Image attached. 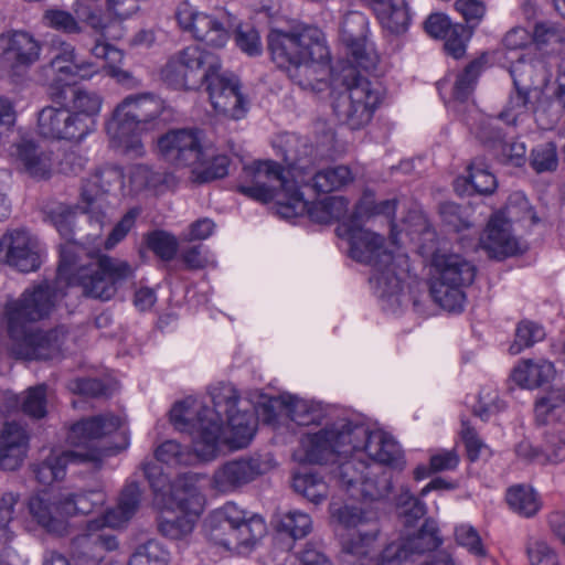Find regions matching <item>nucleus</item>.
<instances>
[{
	"label": "nucleus",
	"instance_id": "nucleus-30",
	"mask_svg": "<svg viewBox=\"0 0 565 565\" xmlns=\"http://www.w3.org/2000/svg\"><path fill=\"white\" fill-rule=\"evenodd\" d=\"M353 179V173L348 166L340 164L321 170L315 169L300 185V190L305 192V196L307 194L330 193L341 190L350 184Z\"/></svg>",
	"mask_w": 565,
	"mask_h": 565
},
{
	"label": "nucleus",
	"instance_id": "nucleus-45",
	"mask_svg": "<svg viewBox=\"0 0 565 565\" xmlns=\"http://www.w3.org/2000/svg\"><path fill=\"white\" fill-rule=\"evenodd\" d=\"M230 158L225 154L209 156L204 151V157L193 166V180L198 183H206L222 179L228 174Z\"/></svg>",
	"mask_w": 565,
	"mask_h": 565
},
{
	"label": "nucleus",
	"instance_id": "nucleus-44",
	"mask_svg": "<svg viewBox=\"0 0 565 565\" xmlns=\"http://www.w3.org/2000/svg\"><path fill=\"white\" fill-rule=\"evenodd\" d=\"M463 285H455L443 280L433 279L430 285V295L436 303L447 311H461L465 292Z\"/></svg>",
	"mask_w": 565,
	"mask_h": 565
},
{
	"label": "nucleus",
	"instance_id": "nucleus-8",
	"mask_svg": "<svg viewBox=\"0 0 565 565\" xmlns=\"http://www.w3.org/2000/svg\"><path fill=\"white\" fill-rule=\"evenodd\" d=\"M244 174L250 178L252 185L239 184L237 191L263 203L276 200L284 217H290L307 209L305 192L292 178L287 179L279 163L273 160L256 161L244 168Z\"/></svg>",
	"mask_w": 565,
	"mask_h": 565
},
{
	"label": "nucleus",
	"instance_id": "nucleus-57",
	"mask_svg": "<svg viewBox=\"0 0 565 565\" xmlns=\"http://www.w3.org/2000/svg\"><path fill=\"white\" fill-rule=\"evenodd\" d=\"M497 214H503L510 224L512 222H522L526 218L531 221V224H536L539 222L529 200L521 192L511 194L504 210Z\"/></svg>",
	"mask_w": 565,
	"mask_h": 565
},
{
	"label": "nucleus",
	"instance_id": "nucleus-7",
	"mask_svg": "<svg viewBox=\"0 0 565 565\" xmlns=\"http://www.w3.org/2000/svg\"><path fill=\"white\" fill-rule=\"evenodd\" d=\"M337 234L348 242L350 258L375 270L372 279L382 290V296L393 297L402 291L403 284L393 269V253L387 248L384 236L352 222H342Z\"/></svg>",
	"mask_w": 565,
	"mask_h": 565
},
{
	"label": "nucleus",
	"instance_id": "nucleus-31",
	"mask_svg": "<svg viewBox=\"0 0 565 565\" xmlns=\"http://www.w3.org/2000/svg\"><path fill=\"white\" fill-rule=\"evenodd\" d=\"M276 406L284 407L288 417L298 426L320 425L323 419V412L320 406L296 396H281L273 398L268 405H264V408L269 413L268 422L274 419V408Z\"/></svg>",
	"mask_w": 565,
	"mask_h": 565
},
{
	"label": "nucleus",
	"instance_id": "nucleus-10",
	"mask_svg": "<svg viewBox=\"0 0 565 565\" xmlns=\"http://www.w3.org/2000/svg\"><path fill=\"white\" fill-rule=\"evenodd\" d=\"M343 89L333 102L337 118L352 130L365 127L373 118L374 111L382 103L383 94L377 84L350 67L342 76Z\"/></svg>",
	"mask_w": 565,
	"mask_h": 565
},
{
	"label": "nucleus",
	"instance_id": "nucleus-39",
	"mask_svg": "<svg viewBox=\"0 0 565 565\" xmlns=\"http://www.w3.org/2000/svg\"><path fill=\"white\" fill-rule=\"evenodd\" d=\"M554 374V364L547 360H524L513 369L511 379L520 387L532 390L548 383Z\"/></svg>",
	"mask_w": 565,
	"mask_h": 565
},
{
	"label": "nucleus",
	"instance_id": "nucleus-62",
	"mask_svg": "<svg viewBox=\"0 0 565 565\" xmlns=\"http://www.w3.org/2000/svg\"><path fill=\"white\" fill-rule=\"evenodd\" d=\"M531 41L537 49L542 50L553 44H559L565 41L564 30L552 22H539L535 24Z\"/></svg>",
	"mask_w": 565,
	"mask_h": 565
},
{
	"label": "nucleus",
	"instance_id": "nucleus-26",
	"mask_svg": "<svg viewBox=\"0 0 565 565\" xmlns=\"http://www.w3.org/2000/svg\"><path fill=\"white\" fill-rule=\"evenodd\" d=\"M90 62H78L73 45L63 43L60 52L51 60L49 68L54 77L49 90L54 85L72 84L76 78H89L95 71Z\"/></svg>",
	"mask_w": 565,
	"mask_h": 565
},
{
	"label": "nucleus",
	"instance_id": "nucleus-37",
	"mask_svg": "<svg viewBox=\"0 0 565 565\" xmlns=\"http://www.w3.org/2000/svg\"><path fill=\"white\" fill-rule=\"evenodd\" d=\"M331 515L344 529L356 532L365 531V529H380L377 511L362 503L344 504L338 508L333 505Z\"/></svg>",
	"mask_w": 565,
	"mask_h": 565
},
{
	"label": "nucleus",
	"instance_id": "nucleus-59",
	"mask_svg": "<svg viewBox=\"0 0 565 565\" xmlns=\"http://www.w3.org/2000/svg\"><path fill=\"white\" fill-rule=\"evenodd\" d=\"M545 338L543 328L531 321H522L515 331V340L510 345L511 354H519L523 349L534 345Z\"/></svg>",
	"mask_w": 565,
	"mask_h": 565
},
{
	"label": "nucleus",
	"instance_id": "nucleus-35",
	"mask_svg": "<svg viewBox=\"0 0 565 565\" xmlns=\"http://www.w3.org/2000/svg\"><path fill=\"white\" fill-rule=\"evenodd\" d=\"M326 58L303 56V58L289 66L286 72L289 78L302 89L321 90V84L328 75Z\"/></svg>",
	"mask_w": 565,
	"mask_h": 565
},
{
	"label": "nucleus",
	"instance_id": "nucleus-17",
	"mask_svg": "<svg viewBox=\"0 0 565 565\" xmlns=\"http://www.w3.org/2000/svg\"><path fill=\"white\" fill-rule=\"evenodd\" d=\"M39 134L54 140L78 142L90 131L82 120L66 106L44 107L38 116Z\"/></svg>",
	"mask_w": 565,
	"mask_h": 565
},
{
	"label": "nucleus",
	"instance_id": "nucleus-40",
	"mask_svg": "<svg viewBox=\"0 0 565 565\" xmlns=\"http://www.w3.org/2000/svg\"><path fill=\"white\" fill-rule=\"evenodd\" d=\"M194 450L192 451L188 446H182L175 440H166L160 444L156 450V459L169 467L192 466L199 458L203 460H211L212 458H204L196 450L194 439L192 438Z\"/></svg>",
	"mask_w": 565,
	"mask_h": 565
},
{
	"label": "nucleus",
	"instance_id": "nucleus-12",
	"mask_svg": "<svg viewBox=\"0 0 565 565\" xmlns=\"http://www.w3.org/2000/svg\"><path fill=\"white\" fill-rule=\"evenodd\" d=\"M124 185V173L117 167H104L82 181L77 209L102 230L111 220L113 203Z\"/></svg>",
	"mask_w": 565,
	"mask_h": 565
},
{
	"label": "nucleus",
	"instance_id": "nucleus-36",
	"mask_svg": "<svg viewBox=\"0 0 565 565\" xmlns=\"http://www.w3.org/2000/svg\"><path fill=\"white\" fill-rule=\"evenodd\" d=\"M509 73L513 81V87L533 90L537 82L545 81L546 66L541 56L527 53L511 63Z\"/></svg>",
	"mask_w": 565,
	"mask_h": 565
},
{
	"label": "nucleus",
	"instance_id": "nucleus-14",
	"mask_svg": "<svg viewBox=\"0 0 565 565\" xmlns=\"http://www.w3.org/2000/svg\"><path fill=\"white\" fill-rule=\"evenodd\" d=\"M217 56L198 45L186 46L169 57L160 71L161 79L175 89H195L204 81V71Z\"/></svg>",
	"mask_w": 565,
	"mask_h": 565
},
{
	"label": "nucleus",
	"instance_id": "nucleus-24",
	"mask_svg": "<svg viewBox=\"0 0 565 565\" xmlns=\"http://www.w3.org/2000/svg\"><path fill=\"white\" fill-rule=\"evenodd\" d=\"M511 224L503 214H494L480 237L481 247L490 257L502 259L524 250L520 241L511 234Z\"/></svg>",
	"mask_w": 565,
	"mask_h": 565
},
{
	"label": "nucleus",
	"instance_id": "nucleus-43",
	"mask_svg": "<svg viewBox=\"0 0 565 565\" xmlns=\"http://www.w3.org/2000/svg\"><path fill=\"white\" fill-rule=\"evenodd\" d=\"M105 502V493L99 490H90L68 494L61 498V509L66 516L73 514H88Z\"/></svg>",
	"mask_w": 565,
	"mask_h": 565
},
{
	"label": "nucleus",
	"instance_id": "nucleus-22",
	"mask_svg": "<svg viewBox=\"0 0 565 565\" xmlns=\"http://www.w3.org/2000/svg\"><path fill=\"white\" fill-rule=\"evenodd\" d=\"M50 98L57 106L71 108L74 115L92 131L95 128V117L99 114L103 99L95 93L72 84L54 85L50 89Z\"/></svg>",
	"mask_w": 565,
	"mask_h": 565
},
{
	"label": "nucleus",
	"instance_id": "nucleus-42",
	"mask_svg": "<svg viewBox=\"0 0 565 565\" xmlns=\"http://www.w3.org/2000/svg\"><path fill=\"white\" fill-rule=\"evenodd\" d=\"M392 491V475L390 471L373 472L370 469L355 489L364 500L377 501L386 498Z\"/></svg>",
	"mask_w": 565,
	"mask_h": 565
},
{
	"label": "nucleus",
	"instance_id": "nucleus-46",
	"mask_svg": "<svg viewBox=\"0 0 565 565\" xmlns=\"http://www.w3.org/2000/svg\"><path fill=\"white\" fill-rule=\"evenodd\" d=\"M367 463L360 457H351L344 461L339 462L333 470L334 477L339 483L351 492V495L356 497L355 489L360 484L364 475L369 470Z\"/></svg>",
	"mask_w": 565,
	"mask_h": 565
},
{
	"label": "nucleus",
	"instance_id": "nucleus-6",
	"mask_svg": "<svg viewBox=\"0 0 565 565\" xmlns=\"http://www.w3.org/2000/svg\"><path fill=\"white\" fill-rule=\"evenodd\" d=\"M141 494L139 483L130 481L122 489L115 509L87 521L85 533L78 537L83 548L76 556L79 565H97L104 559L106 552L117 550V537L106 532L105 527L115 529L128 522L139 509Z\"/></svg>",
	"mask_w": 565,
	"mask_h": 565
},
{
	"label": "nucleus",
	"instance_id": "nucleus-15",
	"mask_svg": "<svg viewBox=\"0 0 565 565\" xmlns=\"http://www.w3.org/2000/svg\"><path fill=\"white\" fill-rule=\"evenodd\" d=\"M175 17L184 31L191 32L198 41L215 49H221L226 44L231 30L236 26L235 19L225 11L218 14H207L198 12L189 3L180 4Z\"/></svg>",
	"mask_w": 565,
	"mask_h": 565
},
{
	"label": "nucleus",
	"instance_id": "nucleus-5",
	"mask_svg": "<svg viewBox=\"0 0 565 565\" xmlns=\"http://www.w3.org/2000/svg\"><path fill=\"white\" fill-rule=\"evenodd\" d=\"M163 110L162 102L151 94L129 95L115 108L107 132L126 153L142 156L140 136L164 127Z\"/></svg>",
	"mask_w": 565,
	"mask_h": 565
},
{
	"label": "nucleus",
	"instance_id": "nucleus-13",
	"mask_svg": "<svg viewBox=\"0 0 565 565\" xmlns=\"http://www.w3.org/2000/svg\"><path fill=\"white\" fill-rule=\"evenodd\" d=\"M271 60L287 70L303 56L327 57L323 33L316 26L298 25L290 31L271 30L267 36Z\"/></svg>",
	"mask_w": 565,
	"mask_h": 565
},
{
	"label": "nucleus",
	"instance_id": "nucleus-4",
	"mask_svg": "<svg viewBox=\"0 0 565 565\" xmlns=\"http://www.w3.org/2000/svg\"><path fill=\"white\" fill-rule=\"evenodd\" d=\"M121 426V419L113 414H105L78 420L70 428L67 441L75 450L52 451L45 459L32 465V472L39 483L51 486L64 479L68 463L92 462L99 467L108 449L96 446L103 437L110 435Z\"/></svg>",
	"mask_w": 565,
	"mask_h": 565
},
{
	"label": "nucleus",
	"instance_id": "nucleus-61",
	"mask_svg": "<svg viewBox=\"0 0 565 565\" xmlns=\"http://www.w3.org/2000/svg\"><path fill=\"white\" fill-rule=\"evenodd\" d=\"M539 416L553 415L565 420V387L553 388L535 404Z\"/></svg>",
	"mask_w": 565,
	"mask_h": 565
},
{
	"label": "nucleus",
	"instance_id": "nucleus-33",
	"mask_svg": "<svg viewBox=\"0 0 565 565\" xmlns=\"http://www.w3.org/2000/svg\"><path fill=\"white\" fill-rule=\"evenodd\" d=\"M198 481L196 473H182L171 483L168 492L171 501L182 513L193 516H199L203 510V497L199 491Z\"/></svg>",
	"mask_w": 565,
	"mask_h": 565
},
{
	"label": "nucleus",
	"instance_id": "nucleus-23",
	"mask_svg": "<svg viewBox=\"0 0 565 565\" xmlns=\"http://www.w3.org/2000/svg\"><path fill=\"white\" fill-rule=\"evenodd\" d=\"M0 250L4 252L6 263L21 273L35 271L41 265L38 241L25 231L4 234L0 239Z\"/></svg>",
	"mask_w": 565,
	"mask_h": 565
},
{
	"label": "nucleus",
	"instance_id": "nucleus-47",
	"mask_svg": "<svg viewBox=\"0 0 565 565\" xmlns=\"http://www.w3.org/2000/svg\"><path fill=\"white\" fill-rule=\"evenodd\" d=\"M404 539L413 556L431 552L441 544L438 527L433 520H426L417 533Z\"/></svg>",
	"mask_w": 565,
	"mask_h": 565
},
{
	"label": "nucleus",
	"instance_id": "nucleus-48",
	"mask_svg": "<svg viewBox=\"0 0 565 565\" xmlns=\"http://www.w3.org/2000/svg\"><path fill=\"white\" fill-rule=\"evenodd\" d=\"M308 203L307 209L310 216L312 218H317L320 223H329L332 220H342L349 212V200L344 196H330L319 203V205L309 206V201L306 198Z\"/></svg>",
	"mask_w": 565,
	"mask_h": 565
},
{
	"label": "nucleus",
	"instance_id": "nucleus-58",
	"mask_svg": "<svg viewBox=\"0 0 565 565\" xmlns=\"http://www.w3.org/2000/svg\"><path fill=\"white\" fill-rule=\"evenodd\" d=\"M44 24L67 35L79 34L83 26L71 12L62 9H49L43 14Z\"/></svg>",
	"mask_w": 565,
	"mask_h": 565
},
{
	"label": "nucleus",
	"instance_id": "nucleus-21",
	"mask_svg": "<svg viewBox=\"0 0 565 565\" xmlns=\"http://www.w3.org/2000/svg\"><path fill=\"white\" fill-rule=\"evenodd\" d=\"M267 463L259 457L234 459L217 468L212 477V486L217 492L237 491L264 475Z\"/></svg>",
	"mask_w": 565,
	"mask_h": 565
},
{
	"label": "nucleus",
	"instance_id": "nucleus-28",
	"mask_svg": "<svg viewBox=\"0 0 565 565\" xmlns=\"http://www.w3.org/2000/svg\"><path fill=\"white\" fill-rule=\"evenodd\" d=\"M431 266L436 274L434 279L463 286L475 279V266L459 254L437 252L433 255Z\"/></svg>",
	"mask_w": 565,
	"mask_h": 565
},
{
	"label": "nucleus",
	"instance_id": "nucleus-27",
	"mask_svg": "<svg viewBox=\"0 0 565 565\" xmlns=\"http://www.w3.org/2000/svg\"><path fill=\"white\" fill-rule=\"evenodd\" d=\"M12 154L19 166L34 179H47L52 173V152L42 149L34 141L22 139L13 145Z\"/></svg>",
	"mask_w": 565,
	"mask_h": 565
},
{
	"label": "nucleus",
	"instance_id": "nucleus-29",
	"mask_svg": "<svg viewBox=\"0 0 565 565\" xmlns=\"http://www.w3.org/2000/svg\"><path fill=\"white\" fill-rule=\"evenodd\" d=\"M226 416L227 426L221 425L220 444L223 443L232 449L246 447L256 431V417L253 412L235 408ZM221 424L223 420L221 419Z\"/></svg>",
	"mask_w": 565,
	"mask_h": 565
},
{
	"label": "nucleus",
	"instance_id": "nucleus-49",
	"mask_svg": "<svg viewBox=\"0 0 565 565\" xmlns=\"http://www.w3.org/2000/svg\"><path fill=\"white\" fill-rule=\"evenodd\" d=\"M169 552L157 540H148L137 545L128 565H168Z\"/></svg>",
	"mask_w": 565,
	"mask_h": 565
},
{
	"label": "nucleus",
	"instance_id": "nucleus-11",
	"mask_svg": "<svg viewBox=\"0 0 565 565\" xmlns=\"http://www.w3.org/2000/svg\"><path fill=\"white\" fill-rule=\"evenodd\" d=\"M87 263L81 265L74 274V285L83 289L87 297L109 300L125 281L134 276L131 265L107 255L85 254Z\"/></svg>",
	"mask_w": 565,
	"mask_h": 565
},
{
	"label": "nucleus",
	"instance_id": "nucleus-51",
	"mask_svg": "<svg viewBox=\"0 0 565 565\" xmlns=\"http://www.w3.org/2000/svg\"><path fill=\"white\" fill-rule=\"evenodd\" d=\"M507 502L513 511L526 518L534 515L540 509L533 489L523 486L510 488L507 493Z\"/></svg>",
	"mask_w": 565,
	"mask_h": 565
},
{
	"label": "nucleus",
	"instance_id": "nucleus-63",
	"mask_svg": "<svg viewBox=\"0 0 565 565\" xmlns=\"http://www.w3.org/2000/svg\"><path fill=\"white\" fill-rule=\"evenodd\" d=\"M397 510L405 526H412L426 513L425 504L417 498L413 497L408 491H404L399 494L397 500Z\"/></svg>",
	"mask_w": 565,
	"mask_h": 565
},
{
	"label": "nucleus",
	"instance_id": "nucleus-38",
	"mask_svg": "<svg viewBox=\"0 0 565 565\" xmlns=\"http://www.w3.org/2000/svg\"><path fill=\"white\" fill-rule=\"evenodd\" d=\"M375 12L383 28L392 33L405 32L409 13L405 0H365Z\"/></svg>",
	"mask_w": 565,
	"mask_h": 565
},
{
	"label": "nucleus",
	"instance_id": "nucleus-2",
	"mask_svg": "<svg viewBox=\"0 0 565 565\" xmlns=\"http://www.w3.org/2000/svg\"><path fill=\"white\" fill-rule=\"evenodd\" d=\"M306 458L312 463H327L335 457L364 451L372 460L402 470L405 466L398 444L381 430L370 431L363 424L339 419L303 440Z\"/></svg>",
	"mask_w": 565,
	"mask_h": 565
},
{
	"label": "nucleus",
	"instance_id": "nucleus-1",
	"mask_svg": "<svg viewBox=\"0 0 565 565\" xmlns=\"http://www.w3.org/2000/svg\"><path fill=\"white\" fill-rule=\"evenodd\" d=\"M56 290L49 282L25 289L7 301L3 310L9 350L22 360H50L60 355L66 329L58 327L43 331L34 323L50 316L55 307Z\"/></svg>",
	"mask_w": 565,
	"mask_h": 565
},
{
	"label": "nucleus",
	"instance_id": "nucleus-19",
	"mask_svg": "<svg viewBox=\"0 0 565 565\" xmlns=\"http://www.w3.org/2000/svg\"><path fill=\"white\" fill-rule=\"evenodd\" d=\"M367 32L369 21L363 13L352 11L344 15L340 39L352 56L353 63L364 70L372 68L377 62V55L367 42Z\"/></svg>",
	"mask_w": 565,
	"mask_h": 565
},
{
	"label": "nucleus",
	"instance_id": "nucleus-60",
	"mask_svg": "<svg viewBox=\"0 0 565 565\" xmlns=\"http://www.w3.org/2000/svg\"><path fill=\"white\" fill-rule=\"evenodd\" d=\"M22 412L35 419L46 415V385L30 387L22 398Z\"/></svg>",
	"mask_w": 565,
	"mask_h": 565
},
{
	"label": "nucleus",
	"instance_id": "nucleus-56",
	"mask_svg": "<svg viewBox=\"0 0 565 565\" xmlns=\"http://www.w3.org/2000/svg\"><path fill=\"white\" fill-rule=\"evenodd\" d=\"M380 529H365L356 532L342 544V552L356 558L366 557L373 550Z\"/></svg>",
	"mask_w": 565,
	"mask_h": 565
},
{
	"label": "nucleus",
	"instance_id": "nucleus-25",
	"mask_svg": "<svg viewBox=\"0 0 565 565\" xmlns=\"http://www.w3.org/2000/svg\"><path fill=\"white\" fill-rule=\"evenodd\" d=\"M284 161L288 166V174L301 185L316 169L317 150L306 137L289 136L282 147Z\"/></svg>",
	"mask_w": 565,
	"mask_h": 565
},
{
	"label": "nucleus",
	"instance_id": "nucleus-3",
	"mask_svg": "<svg viewBox=\"0 0 565 565\" xmlns=\"http://www.w3.org/2000/svg\"><path fill=\"white\" fill-rule=\"evenodd\" d=\"M214 408L188 397L177 402L170 411L175 429L193 436L196 450L204 458H215L220 450L222 415L237 408L239 395L231 384L221 383L210 391Z\"/></svg>",
	"mask_w": 565,
	"mask_h": 565
},
{
	"label": "nucleus",
	"instance_id": "nucleus-18",
	"mask_svg": "<svg viewBox=\"0 0 565 565\" xmlns=\"http://www.w3.org/2000/svg\"><path fill=\"white\" fill-rule=\"evenodd\" d=\"M41 44L24 31L0 34V64L13 74H21L40 58Z\"/></svg>",
	"mask_w": 565,
	"mask_h": 565
},
{
	"label": "nucleus",
	"instance_id": "nucleus-52",
	"mask_svg": "<svg viewBox=\"0 0 565 565\" xmlns=\"http://www.w3.org/2000/svg\"><path fill=\"white\" fill-rule=\"evenodd\" d=\"M438 212L443 223L454 232H460L472 226L470 207L454 202L439 204Z\"/></svg>",
	"mask_w": 565,
	"mask_h": 565
},
{
	"label": "nucleus",
	"instance_id": "nucleus-41",
	"mask_svg": "<svg viewBox=\"0 0 565 565\" xmlns=\"http://www.w3.org/2000/svg\"><path fill=\"white\" fill-rule=\"evenodd\" d=\"M292 488L295 492L315 504L323 502L329 494L327 482L315 472L296 473L292 479Z\"/></svg>",
	"mask_w": 565,
	"mask_h": 565
},
{
	"label": "nucleus",
	"instance_id": "nucleus-50",
	"mask_svg": "<svg viewBox=\"0 0 565 565\" xmlns=\"http://www.w3.org/2000/svg\"><path fill=\"white\" fill-rule=\"evenodd\" d=\"M483 66L484 60L482 57L475 58L457 75L452 87L454 99L466 102L470 97Z\"/></svg>",
	"mask_w": 565,
	"mask_h": 565
},
{
	"label": "nucleus",
	"instance_id": "nucleus-32",
	"mask_svg": "<svg viewBox=\"0 0 565 565\" xmlns=\"http://www.w3.org/2000/svg\"><path fill=\"white\" fill-rule=\"evenodd\" d=\"M458 194H491L497 188V180L489 171L484 157L473 158L467 167V174L459 177L454 183Z\"/></svg>",
	"mask_w": 565,
	"mask_h": 565
},
{
	"label": "nucleus",
	"instance_id": "nucleus-55",
	"mask_svg": "<svg viewBox=\"0 0 565 565\" xmlns=\"http://www.w3.org/2000/svg\"><path fill=\"white\" fill-rule=\"evenodd\" d=\"M83 248L71 242L62 245L57 267L58 276L67 279L70 284L74 285V274L81 265L87 263V259H83Z\"/></svg>",
	"mask_w": 565,
	"mask_h": 565
},
{
	"label": "nucleus",
	"instance_id": "nucleus-9",
	"mask_svg": "<svg viewBox=\"0 0 565 565\" xmlns=\"http://www.w3.org/2000/svg\"><path fill=\"white\" fill-rule=\"evenodd\" d=\"M206 535L214 544L238 551L252 547L267 531L264 519L227 502L214 511L205 524Z\"/></svg>",
	"mask_w": 565,
	"mask_h": 565
},
{
	"label": "nucleus",
	"instance_id": "nucleus-34",
	"mask_svg": "<svg viewBox=\"0 0 565 565\" xmlns=\"http://www.w3.org/2000/svg\"><path fill=\"white\" fill-rule=\"evenodd\" d=\"M29 511L47 532L60 535L65 532L66 515L61 509V498L57 501H52L49 493H38L29 500Z\"/></svg>",
	"mask_w": 565,
	"mask_h": 565
},
{
	"label": "nucleus",
	"instance_id": "nucleus-54",
	"mask_svg": "<svg viewBox=\"0 0 565 565\" xmlns=\"http://www.w3.org/2000/svg\"><path fill=\"white\" fill-rule=\"evenodd\" d=\"M532 90L513 87L503 110L499 114V118L509 125H515L518 118L527 113L532 105L530 94Z\"/></svg>",
	"mask_w": 565,
	"mask_h": 565
},
{
	"label": "nucleus",
	"instance_id": "nucleus-16",
	"mask_svg": "<svg viewBox=\"0 0 565 565\" xmlns=\"http://www.w3.org/2000/svg\"><path fill=\"white\" fill-rule=\"evenodd\" d=\"M203 77L209 98L216 111L233 119L245 115L246 100L239 92V82L234 75L222 72L218 57L204 71Z\"/></svg>",
	"mask_w": 565,
	"mask_h": 565
},
{
	"label": "nucleus",
	"instance_id": "nucleus-64",
	"mask_svg": "<svg viewBox=\"0 0 565 565\" xmlns=\"http://www.w3.org/2000/svg\"><path fill=\"white\" fill-rule=\"evenodd\" d=\"M407 542L404 537L387 544L377 557L376 565H403L412 557Z\"/></svg>",
	"mask_w": 565,
	"mask_h": 565
},
{
	"label": "nucleus",
	"instance_id": "nucleus-53",
	"mask_svg": "<svg viewBox=\"0 0 565 565\" xmlns=\"http://www.w3.org/2000/svg\"><path fill=\"white\" fill-rule=\"evenodd\" d=\"M145 242L151 252L166 262L173 259L178 252L177 238L166 231L156 230L147 233Z\"/></svg>",
	"mask_w": 565,
	"mask_h": 565
},
{
	"label": "nucleus",
	"instance_id": "nucleus-20",
	"mask_svg": "<svg viewBox=\"0 0 565 565\" xmlns=\"http://www.w3.org/2000/svg\"><path fill=\"white\" fill-rule=\"evenodd\" d=\"M157 145L161 157L175 167L193 168L204 157L200 138L193 130H171L162 135Z\"/></svg>",
	"mask_w": 565,
	"mask_h": 565
}]
</instances>
